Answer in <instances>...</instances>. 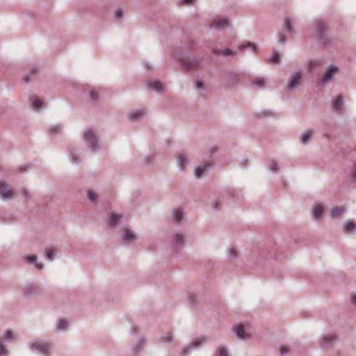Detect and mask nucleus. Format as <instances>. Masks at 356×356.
Instances as JSON below:
<instances>
[{
    "label": "nucleus",
    "instance_id": "1",
    "mask_svg": "<svg viewBox=\"0 0 356 356\" xmlns=\"http://www.w3.org/2000/svg\"><path fill=\"white\" fill-rule=\"evenodd\" d=\"M29 347L32 352L44 356H50L53 344L42 339H35L29 343Z\"/></svg>",
    "mask_w": 356,
    "mask_h": 356
},
{
    "label": "nucleus",
    "instance_id": "2",
    "mask_svg": "<svg viewBox=\"0 0 356 356\" xmlns=\"http://www.w3.org/2000/svg\"><path fill=\"white\" fill-rule=\"evenodd\" d=\"M16 197V192L10 185L3 179H0V199L10 200Z\"/></svg>",
    "mask_w": 356,
    "mask_h": 356
},
{
    "label": "nucleus",
    "instance_id": "3",
    "mask_svg": "<svg viewBox=\"0 0 356 356\" xmlns=\"http://www.w3.org/2000/svg\"><path fill=\"white\" fill-rule=\"evenodd\" d=\"M84 140L90 151L96 152L99 149L100 145L98 139L93 131H86L84 134Z\"/></svg>",
    "mask_w": 356,
    "mask_h": 356
},
{
    "label": "nucleus",
    "instance_id": "4",
    "mask_svg": "<svg viewBox=\"0 0 356 356\" xmlns=\"http://www.w3.org/2000/svg\"><path fill=\"white\" fill-rule=\"evenodd\" d=\"M121 239L123 243L129 244L137 241L138 236L134 231L128 228H124L123 233L121 235Z\"/></svg>",
    "mask_w": 356,
    "mask_h": 356
},
{
    "label": "nucleus",
    "instance_id": "5",
    "mask_svg": "<svg viewBox=\"0 0 356 356\" xmlns=\"http://www.w3.org/2000/svg\"><path fill=\"white\" fill-rule=\"evenodd\" d=\"M23 294L25 296H37L40 293V287L37 284L29 283L22 289Z\"/></svg>",
    "mask_w": 356,
    "mask_h": 356
},
{
    "label": "nucleus",
    "instance_id": "6",
    "mask_svg": "<svg viewBox=\"0 0 356 356\" xmlns=\"http://www.w3.org/2000/svg\"><path fill=\"white\" fill-rule=\"evenodd\" d=\"M31 108L34 111H40L46 107V102L43 98L32 96L29 99Z\"/></svg>",
    "mask_w": 356,
    "mask_h": 356
},
{
    "label": "nucleus",
    "instance_id": "7",
    "mask_svg": "<svg viewBox=\"0 0 356 356\" xmlns=\"http://www.w3.org/2000/svg\"><path fill=\"white\" fill-rule=\"evenodd\" d=\"M232 330L238 339L245 340L250 337V334L245 332L242 324H238L233 327Z\"/></svg>",
    "mask_w": 356,
    "mask_h": 356
},
{
    "label": "nucleus",
    "instance_id": "8",
    "mask_svg": "<svg viewBox=\"0 0 356 356\" xmlns=\"http://www.w3.org/2000/svg\"><path fill=\"white\" fill-rule=\"evenodd\" d=\"M229 20L224 17H218L215 18L210 24V26L213 29H221L229 26Z\"/></svg>",
    "mask_w": 356,
    "mask_h": 356
},
{
    "label": "nucleus",
    "instance_id": "9",
    "mask_svg": "<svg viewBox=\"0 0 356 356\" xmlns=\"http://www.w3.org/2000/svg\"><path fill=\"white\" fill-rule=\"evenodd\" d=\"M314 135V129H308L301 134L300 136V142L302 145H307L312 141V139Z\"/></svg>",
    "mask_w": 356,
    "mask_h": 356
},
{
    "label": "nucleus",
    "instance_id": "10",
    "mask_svg": "<svg viewBox=\"0 0 356 356\" xmlns=\"http://www.w3.org/2000/svg\"><path fill=\"white\" fill-rule=\"evenodd\" d=\"M172 220L177 224H182L186 220L185 213L180 208L175 209L172 211Z\"/></svg>",
    "mask_w": 356,
    "mask_h": 356
},
{
    "label": "nucleus",
    "instance_id": "11",
    "mask_svg": "<svg viewBox=\"0 0 356 356\" xmlns=\"http://www.w3.org/2000/svg\"><path fill=\"white\" fill-rule=\"evenodd\" d=\"M145 343L146 339L144 337H140L136 341V344L132 347L131 352L134 354H138L144 348Z\"/></svg>",
    "mask_w": 356,
    "mask_h": 356
},
{
    "label": "nucleus",
    "instance_id": "12",
    "mask_svg": "<svg viewBox=\"0 0 356 356\" xmlns=\"http://www.w3.org/2000/svg\"><path fill=\"white\" fill-rule=\"evenodd\" d=\"M343 96L339 95L332 102V108L337 113H342L343 112Z\"/></svg>",
    "mask_w": 356,
    "mask_h": 356
},
{
    "label": "nucleus",
    "instance_id": "13",
    "mask_svg": "<svg viewBox=\"0 0 356 356\" xmlns=\"http://www.w3.org/2000/svg\"><path fill=\"white\" fill-rule=\"evenodd\" d=\"M324 207L320 203L316 204L312 211V218L315 220L321 219Z\"/></svg>",
    "mask_w": 356,
    "mask_h": 356
},
{
    "label": "nucleus",
    "instance_id": "14",
    "mask_svg": "<svg viewBox=\"0 0 356 356\" xmlns=\"http://www.w3.org/2000/svg\"><path fill=\"white\" fill-rule=\"evenodd\" d=\"M26 261L28 264L35 265L36 269L41 270L44 268V265L38 262V257L35 254L29 255L26 257Z\"/></svg>",
    "mask_w": 356,
    "mask_h": 356
},
{
    "label": "nucleus",
    "instance_id": "15",
    "mask_svg": "<svg viewBox=\"0 0 356 356\" xmlns=\"http://www.w3.org/2000/svg\"><path fill=\"white\" fill-rule=\"evenodd\" d=\"M174 242L175 245L177 248H180L184 247V240H185V236L183 233L181 232H176L174 236Z\"/></svg>",
    "mask_w": 356,
    "mask_h": 356
},
{
    "label": "nucleus",
    "instance_id": "16",
    "mask_svg": "<svg viewBox=\"0 0 356 356\" xmlns=\"http://www.w3.org/2000/svg\"><path fill=\"white\" fill-rule=\"evenodd\" d=\"M335 341V337L332 334H327L322 337L321 339V346L322 348H327L332 346Z\"/></svg>",
    "mask_w": 356,
    "mask_h": 356
},
{
    "label": "nucleus",
    "instance_id": "17",
    "mask_svg": "<svg viewBox=\"0 0 356 356\" xmlns=\"http://www.w3.org/2000/svg\"><path fill=\"white\" fill-rule=\"evenodd\" d=\"M186 155L184 152H179L177 156V163L179 170H183L186 166Z\"/></svg>",
    "mask_w": 356,
    "mask_h": 356
},
{
    "label": "nucleus",
    "instance_id": "18",
    "mask_svg": "<svg viewBox=\"0 0 356 356\" xmlns=\"http://www.w3.org/2000/svg\"><path fill=\"white\" fill-rule=\"evenodd\" d=\"M337 71H338V70L336 67H334V66L330 67L327 70L323 77L322 78V81L323 82L329 81L332 78V76L337 74Z\"/></svg>",
    "mask_w": 356,
    "mask_h": 356
},
{
    "label": "nucleus",
    "instance_id": "19",
    "mask_svg": "<svg viewBox=\"0 0 356 356\" xmlns=\"http://www.w3.org/2000/svg\"><path fill=\"white\" fill-rule=\"evenodd\" d=\"M121 218V215L115 213H108V223L111 226L115 227L119 224Z\"/></svg>",
    "mask_w": 356,
    "mask_h": 356
},
{
    "label": "nucleus",
    "instance_id": "20",
    "mask_svg": "<svg viewBox=\"0 0 356 356\" xmlns=\"http://www.w3.org/2000/svg\"><path fill=\"white\" fill-rule=\"evenodd\" d=\"M68 328V322L64 318H60L56 321V329L58 332H65Z\"/></svg>",
    "mask_w": 356,
    "mask_h": 356
},
{
    "label": "nucleus",
    "instance_id": "21",
    "mask_svg": "<svg viewBox=\"0 0 356 356\" xmlns=\"http://www.w3.org/2000/svg\"><path fill=\"white\" fill-rule=\"evenodd\" d=\"M144 116V113L142 111H134L129 113L128 118L129 120L136 122L141 119Z\"/></svg>",
    "mask_w": 356,
    "mask_h": 356
},
{
    "label": "nucleus",
    "instance_id": "22",
    "mask_svg": "<svg viewBox=\"0 0 356 356\" xmlns=\"http://www.w3.org/2000/svg\"><path fill=\"white\" fill-rule=\"evenodd\" d=\"M342 227L344 232L349 233L355 230L356 224L350 220H347L343 223Z\"/></svg>",
    "mask_w": 356,
    "mask_h": 356
},
{
    "label": "nucleus",
    "instance_id": "23",
    "mask_svg": "<svg viewBox=\"0 0 356 356\" xmlns=\"http://www.w3.org/2000/svg\"><path fill=\"white\" fill-rule=\"evenodd\" d=\"M208 337L203 336L197 339H195L191 343L193 348H198L202 346L204 343H207Z\"/></svg>",
    "mask_w": 356,
    "mask_h": 356
},
{
    "label": "nucleus",
    "instance_id": "24",
    "mask_svg": "<svg viewBox=\"0 0 356 356\" xmlns=\"http://www.w3.org/2000/svg\"><path fill=\"white\" fill-rule=\"evenodd\" d=\"M302 74L300 72H296L292 75L289 86L290 88L296 87L300 81Z\"/></svg>",
    "mask_w": 356,
    "mask_h": 356
},
{
    "label": "nucleus",
    "instance_id": "25",
    "mask_svg": "<svg viewBox=\"0 0 356 356\" xmlns=\"http://www.w3.org/2000/svg\"><path fill=\"white\" fill-rule=\"evenodd\" d=\"M216 356H232L228 348L223 346L219 345L216 348Z\"/></svg>",
    "mask_w": 356,
    "mask_h": 356
},
{
    "label": "nucleus",
    "instance_id": "26",
    "mask_svg": "<svg viewBox=\"0 0 356 356\" xmlns=\"http://www.w3.org/2000/svg\"><path fill=\"white\" fill-rule=\"evenodd\" d=\"M344 210L343 207L333 208L331 211V217L333 218H338L344 212Z\"/></svg>",
    "mask_w": 356,
    "mask_h": 356
},
{
    "label": "nucleus",
    "instance_id": "27",
    "mask_svg": "<svg viewBox=\"0 0 356 356\" xmlns=\"http://www.w3.org/2000/svg\"><path fill=\"white\" fill-rule=\"evenodd\" d=\"M209 168V165L200 166L195 169V175L197 178L201 177L204 173Z\"/></svg>",
    "mask_w": 356,
    "mask_h": 356
},
{
    "label": "nucleus",
    "instance_id": "28",
    "mask_svg": "<svg viewBox=\"0 0 356 356\" xmlns=\"http://www.w3.org/2000/svg\"><path fill=\"white\" fill-rule=\"evenodd\" d=\"M277 114L275 112L270 111V110H264L261 111L259 113V117L261 118H275L276 117Z\"/></svg>",
    "mask_w": 356,
    "mask_h": 356
},
{
    "label": "nucleus",
    "instance_id": "29",
    "mask_svg": "<svg viewBox=\"0 0 356 356\" xmlns=\"http://www.w3.org/2000/svg\"><path fill=\"white\" fill-rule=\"evenodd\" d=\"M56 255V252L54 248H48L45 249V257L48 260H53Z\"/></svg>",
    "mask_w": 356,
    "mask_h": 356
},
{
    "label": "nucleus",
    "instance_id": "30",
    "mask_svg": "<svg viewBox=\"0 0 356 356\" xmlns=\"http://www.w3.org/2000/svg\"><path fill=\"white\" fill-rule=\"evenodd\" d=\"M87 197L92 203H96L98 200L97 194L91 189H88L87 191Z\"/></svg>",
    "mask_w": 356,
    "mask_h": 356
},
{
    "label": "nucleus",
    "instance_id": "31",
    "mask_svg": "<svg viewBox=\"0 0 356 356\" xmlns=\"http://www.w3.org/2000/svg\"><path fill=\"white\" fill-rule=\"evenodd\" d=\"M69 159L72 164H78L79 162L78 154L76 151H72L70 152Z\"/></svg>",
    "mask_w": 356,
    "mask_h": 356
},
{
    "label": "nucleus",
    "instance_id": "32",
    "mask_svg": "<svg viewBox=\"0 0 356 356\" xmlns=\"http://www.w3.org/2000/svg\"><path fill=\"white\" fill-rule=\"evenodd\" d=\"M252 83L260 88H263L266 86V81L264 78L262 77H256L254 79H252Z\"/></svg>",
    "mask_w": 356,
    "mask_h": 356
},
{
    "label": "nucleus",
    "instance_id": "33",
    "mask_svg": "<svg viewBox=\"0 0 356 356\" xmlns=\"http://www.w3.org/2000/svg\"><path fill=\"white\" fill-rule=\"evenodd\" d=\"M148 86L150 89H155V90L162 89L163 88V86L161 83V82H160L159 81H156V80L149 82Z\"/></svg>",
    "mask_w": 356,
    "mask_h": 356
},
{
    "label": "nucleus",
    "instance_id": "34",
    "mask_svg": "<svg viewBox=\"0 0 356 356\" xmlns=\"http://www.w3.org/2000/svg\"><path fill=\"white\" fill-rule=\"evenodd\" d=\"M9 353V350L6 348L4 341L0 339V356H7Z\"/></svg>",
    "mask_w": 356,
    "mask_h": 356
},
{
    "label": "nucleus",
    "instance_id": "35",
    "mask_svg": "<svg viewBox=\"0 0 356 356\" xmlns=\"http://www.w3.org/2000/svg\"><path fill=\"white\" fill-rule=\"evenodd\" d=\"M86 95L92 102H96L99 99V94L97 90H88Z\"/></svg>",
    "mask_w": 356,
    "mask_h": 356
},
{
    "label": "nucleus",
    "instance_id": "36",
    "mask_svg": "<svg viewBox=\"0 0 356 356\" xmlns=\"http://www.w3.org/2000/svg\"><path fill=\"white\" fill-rule=\"evenodd\" d=\"M62 128L63 127L61 124H55L49 128V132L51 134H56L57 133H59Z\"/></svg>",
    "mask_w": 356,
    "mask_h": 356
},
{
    "label": "nucleus",
    "instance_id": "37",
    "mask_svg": "<svg viewBox=\"0 0 356 356\" xmlns=\"http://www.w3.org/2000/svg\"><path fill=\"white\" fill-rule=\"evenodd\" d=\"M227 257L232 259L237 257L236 250L234 247H229L227 250Z\"/></svg>",
    "mask_w": 356,
    "mask_h": 356
},
{
    "label": "nucleus",
    "instance_id": "38",
    "mask_svg": "<svg viewBox=\"0 0 356 356\" xmlns=\"http://www.w3.org/2000/svg\"><path fill=\"white\" fill-rule=\"evenodd\" d=\"M193 347L191 346V344H189L188 346H184L181 348V355L182 356H187L190 354V353L191 352V350H193Z\"/></svg>",
    "mask_w": 356,
    "mask_h": 356
},
{
    "label": "nucleus",
    "instance_id": "39",
    "mask_svg": "<svg viewBox=\"0 0 356 356\" xmlns=\"http://www.w3.org/2000/svg\"><path fill=\"white\" fill-rule=\"evenodd\" d=\"M211 207L214 210H218L221 208V201L219 198H216L211 202Z\"/></svg>",
    "mask_w": 356,
    "mask_h": 356
},
{
    "label": "nucleus",
    "instance_id": "40",
    "mask_svg": "<svg viewBox=\"0 0 356 356\" xmlns=\"http://www.w3.org/2000/svg\"><path fill=\"white\" fill-rule=\"evenodd\" d=\"M155 157H156V154H149L148 156H147L145 159H144V163L145 164H151L153 163V161H154L155 159Z\"/></svg>",
    "mask_w": 356,
    "mask_h": 356
},
{
    "label": "nucleus",
    "instance_id": "41",
    "mask_svg": "<svg viewBox=\"0 0 356 356\" xmlns=\"http://www.w3.org/2000/svg\"><path fill=\"white\" fill-rule=\"evenodd\" d=\"M13 338V332L8 330L2 334V339L6 341H9Z\"/></svg>",
    "mask_w": 356,
    "mask_h": 356
},
{
    "label": "nucleus",
    "instance_id": "42",
    "mask_svg": "<svg viewBox=\"0 0 356 356\" xmlns=\"http://www.w3.org/2000/svg\"><path fill=\"white\" fill-rule=\"evenodd\" d=\"M245 47H251L254 51H256V46L255 44L251 43V42H247L245 44H242L239 47V49H243Z\"/></svg>",
    "mask_w": 356,
    "mask_h": 356
},
{
    "label": "nucleus",
    "instance_id": "43",
    "mask_svg": "<svg viewBox=\"0 0 356 356\" xmlns=\"http://www.w3.org/2000/svg\"><path fill=\"white\" fill-rule=\"evenodd\" d=\"M270 62L272 63H278L280 62V55L277 52H275L272 56Z\"/></svg>",
    "mask_w": 356,
    "mask_h": 356
},
{
    "label": "nucleus",
    "instance_id": "44",
    "mask_svg": "<svg viewBox=\"0 0 356 356\" xmlns=\"http://www.w3.org/2000/svg\"><path fill=\"white\" fill-rule=\"evenodd\" d=\"M21 191H22V195L24 196V197L25 199L28 200V199L31 198V194L27 188H23Z\"/></svg>",
    "mask_w": 356,
    "mask_h": 356
},
{
    "label": "nucleus",
    "instance_id": "45",
    "mask_svg": "<svg viewBox=\"0 0 356 356\" xmlns=\"http://www.w3.org/2000/svg\"><path fill=\"white\" fill-rule=\"evenodd\" d=\"M218 54H220L224 55V56L234 55V52L231 49H227L223 50L222 51H218Z\"/></svg>",
    "mask_w": 356,
    "mask_h": 356
},
{
    "label": "nucleus",
    "instance_id": "46",
    "mask_svg": "<svg viewBox=\"0 0 356 356\" xmlns=\"http://www.w3.org/2000/svg\"><path fill=\"white\" fill-rule=\"evenodd\" d=\"M290 351L289 348L286 346H282L280 348V352L282 355L289 353Z\"/></svg>",
    "mask_w": 356,
    "mask_h": 356
},
{
    "label": "nucleus",
    "instance_id": "47",
    "mask_svg": "<svg viewBox=\"0 0 356 356\" xmlns=\"http://www.w3.org/2000/svg\"><path fill=\"white\" fill-rule=\"evenodd\" d=\"M161 339L163 342L170 343L172 341V336L171 334H168L166 336L162 337Z\"/></svg>",
    "mask_w": 356,
    "mask_h": 356
},
{
    "label": "nucleus",
    "instance_id": "48",
    "mask_svg": "<svg viewBox=\"0 0 356 356\" xmlns=\"http://www.w3.org/2000/svg\"><path fill=\"white\" fill-rule=\"evenodd\" d=\"M284 25H285V28L287 31H292V27H291V23H290V21L288 18H286L284 19Z\"/></svg>",
    "mask_w": 356,
    "mask_h": 356
},
{
    "label": "nucleus",
    "instance_id": "49",
    "mask_svg": "<svg viewBox=\"0 0 356 356\" xmlns=\"http://www.w3.org/2000/svg\"><path fill=\"white\" fill-rule=\"evenodd\" d=\"M350 177L356 179V165H353L350 170Z\"/></svg>",
    "mask_w": 356,
    "mask_h": 356
},
{
    "label": "nucleus",
    "instance_id": "50",
    "mask_svg": "<svg viewBox=\"0 0 356 356\" xmlns=\"http://www.w3.org/2000/svg\"><path fill=\"white\" fill-rule=\"evenodd\" d=\"M278 169H279V168H278L277 164L275 161H273L270 163V170L274 172H277L278 171Z\"/></svg>",
    "mask_w": 356,
    "mask_h": 356
},
{
    "label": "nucleus",
    "instance_id": "51",
    "mask_svg": "<svg viewBox=\"0 0 356 356\" xmlns=\"http://www.w3.org/2000/svg\"><path fill=\"white\" fill-rule=\"evenodd\" d=\"M195 0H181L180 5H191L195 2Z\"/></svg>",
    "mask_w": 356,
    "mask_h": 356
},
{
    "label": "nucleus",
    "instance_id": "52",
    "mask_svg": "<svg viewBox=\"0 0 356 356\" xmlns=\"http://www.w3.org/2000/svg\"><path fill=\"white\" fill-rule=\"evenodd\" d=\"M217 151H218V147H213L212 148H211L210 153L212 155L214 153H216Z\"/></svg>",
    "mask_w": 356,
    "mask_h": 356
},
{
    "label": "nucleus",
    "instance_id": "53",
    "mask_svg": "<svg viewBox=\"0 0 356 356\" xmlns=\"http://www.w3.org/2000/svg\"><path fill=\"white\" fill-rule=\"evenodd\" d=\"M188 300L191 304L195 302V298L192 295L188 296Z\"/></svg>",
    "mask_w": 356,
    "mask_h": 356
},
{
    "label": "nucleus",
    "instance_id": "54",
    "mask_svg": "<svg viewBox=\"0 0 356 356\" xmlns=\"http://www.w3.org/2000/svg\"><path fill=\"white\" fill-rule=\"evenodd\" d=\"M285 36L283 34L280 35V42H285Z\"/></svg>",
    "mask_w": 356,
    "mask_h": 356
},
{
    "label": "nucleus",
    "instance_id": "55",
    "mask_svg": "<svg viewBox=\"0 0 356 356\" xmlns=\"http://www.w3.org/2000/svg\"><path fill=\"white\" fill-rule=\"evenodd\" d=\"M325 26L323 23L321 22H319L318 24V29L322 31V30L324 29Z\"/></svg>",
    "mask_w": 356,
    "mask_h": 356
},
{
    "label": "nucleus",
    "instance_id": "56",
    "mask_svg": "<svg viewBox=\"0 0 356 356\" xmlns=\"http://www.w3.org/2000/svg\"><path fill=\"white\" fill-rule=\"evenodd\" d=\"M122 15V12L120 10H118L116 11V17L118 18L121 17Z\"/></svg>",
    "mask_w": 356,
    "mask_h": 356
},
{
    "label": "nucleus",
    "instance_id": "57",
    "mask_svg": "<svg viewBox=\"0 0 356 356\" xmlns=\"http://www.w3.org/2000/svg\"><path fill=\"white\" fill-rule=\"evenodd\" d=\"M185 65H186V67L188 69L194 67V66L192 64H190V63H187L186 61H185Z\"/></svg>",
    "mask_w": 356,
    "mask_h": 356
},
{
    "label": "nucleus",
    "instance_id": "58",
    "mask_svg": "<svg viewBox=\"0 0 356 356\" xmlns=\"http://www.w3.org/2000/svg\"><path fill=\"white\" fill-rule=\"evenodd\" d=\"M197 87L198 88H202V87H203V83H202V81H197Z\"/></svg>",
    "mask_w": 356,
    "mask_h": 356
},
{
    "label": "nucleus",
    "instance_id": "59",
    "mask_svg": "<svg viewBox=\"0 0 356 356\" xmlns=\"http://www.w3.org/2000/svg\"><path fill=\"white\" fill-rule=\"evenodd\" d=\"M136 329V327H132V330H135Z\"/></svg>",
    "mask_w": 356,
    "mask_h": 356
},
{
    "label": "nucleus",
    "instance_id": "60",
    "mask_svg": "<svg viewBox=\"0 0 356 356\" xmlns=\"http://www.w3.org/2000/svg\"><path fill=\"white\" fill-rule=\"evenodd\" d=\"M312 65H313V63H312V62H311V63H310V67H312Z\"/></svg>",
    "mask_w": 356,
    "mask_h": 356
}]
</instances>
